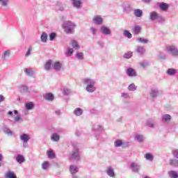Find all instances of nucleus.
I'll list each match as a JSON object with an SVG mask.
<instances>
[{
    "label": "nucleus",
    "mask_w": 178,
    "mask_h": 178,
    "mask_svg": "<svg viewBox=\"0 0 178 178\" xmlns=\"http://www.w3.org/2000/svg\"><path fill=\"white\" fill-rule=\"evenodd\" d=\"M83 84L86 86V90L88 92H94L97 90L95 87L96 81L95 79L91 78H85L83 79Z\"/></svg>",
    "instance_id": "obj_1"
},
{
    "label": "nucleus",
    "mask_w": 178,
    "mask_h": 178,
    "mask_svg": "<svg viewBox=\"0 0 178 178\" xmlns=\"http://www.w3.org/2000/svg\"><path fill=\"white\" fill-rule=\"evenodd\" d=\"M76 29V24L74 22L67 21L64 23V31L67 34H72Z\"/></svg>",
    "instance_id": "obj_2"
},
{
    "label": "nucleus",
    "mask_w": 178,
    "mask_h": 178,
    "mask_svg": "<svg viewBox=\"0 0 178 178\" xmlns=\"http://www.w3.org/2000/svg\"><path fill=\"white\" fill-rule=\"evenodd\" d=\"M165 51L168 54L171 55V56H175L177 58L178 56V48L175 45H168L165 47Z\"/></svg>",
    "instance_id": "obj_3"
},
{
    "label": "nucleus",
    "mask_w": 178,
    "mask_h": 178,
    "mask_svg": "<svg viewBox=\"0 0 178 178\" xmlns=\"http://www.w3.org/2000/svg\"><path fill=\"white\" fill-rule=\"evenodd\" d=\"M130 169L134 173H138L141 169V165L137 162H132L130 163Z\"/></svg>",
    "instance_id": "obj_4"
},
{
    "label": "nucleus",
    "mask_w": 178,
    "mask_h": 178,
    "mask_svg": "<svg viewBox=\"0 0 178 178\" xmlns=\"http://www.w3.org/2000/svg\"><path fill=\"white\" fill-rule=\"evenodd\" d=\"M84 0H71V3L74 9H81Z\"/></svg>",
    "instance_id": "obj_5"
},
{
    "label": "nucleus",
    "mask_w": 178,
    "mask_h": 178,
    "mask_svg": "<svg viewBox=\"0 0 178 178\" xmlns=\"http://www.w3.org/2000/svg\"><path fill=\"white\" fill-rule=\"evenodd\" d=\"M70 159L74 161H80V152H79V148H75L72 154L70 155Z\"/></svg>",
    "instance_id": "obj_6"
},
{
    "label": "nucleus",
    "mask_w": 178,
    "mask_h": 178,
    "mask_svg": "<svg viewBox=\"0 0 178 178\" xmlns=\"http://www.w3.org/2000/svg\"><path fill=\"white\" fill-rule=\"evenodd\" d=\"M100 33L104 35H111L112 34V31L106 26H102L100 27Z\"/></svg>",
    "instance_id": "obj_7"
},
{
    "label": "nucleus",
    "mask_w": 178,
    "mask_h": 178,
    "mask_svg": "<svg viewBox=\"0 0 178 178\" xmlns=\"http://www.w3.org/2000/svg\"><path fill=\"white\" fill-rule=\"evenodd\" d=\"M129 145L127 143L123 142L121 140H116L114 142V147H115V148H119V147H122L123 148H126Z\"/></svg>",
    "instance_id": "obj_8"
},
{
    "label": "nucleus",
    "mask_w": 178,
    "mask_h": 178,
    "mask_svg": "<svg viewBox=\"0 0 178 178\" xmlns=\"http://www.w3.org/2000/svg\"><path fill=\"white\" fill-rule=\"evenodd\" d=\"M20 140L23 141V145L26 148V147H27V143H29V140H30V136H29L27 134H23L20 136Z\"/></svg>",
    "instance_id": "obj_9"
},
{
    "label": "nucleus",
    "mask_w": 178,
    "mask_h": 178,
    "mask_svg": "<svg viewBox=\"0 0 178 178\" xmlns=\"http://www.w3.org/2000/svg\"><path fill=\"white\" fill-rule=\"evenodd\" d=\"M106 173L109 176V177L115 178L116 175L115 174V170L112 166H108L106 170Z\"/></svg>",
    "instance_id": "obj_10"
},
{
    "label": "nucleus",
    "mask_w": 178,
    "mask_h": 178,
    "mask_svg": "<svg viewBox=\"0 0 178 178\" xmlns=\"http://www.w3.org/2000/svg\"><path fill=\"white\" fill-rule=\"evenodd\" d=\"M159 16V14H158L156 11H152L151 13H149V19L152 22H155V20H157Z\"/></svg>",
    "instance_id": "obj_11"
},
{
    "label": "nucleus",
    "mask_w": 178,
    "mask_h": 178,
    "mask_svg": "<svg viewBox=\"0 0 178 178\" xmlns=\"http://www.w3.org/2000/svg\"><path fill=\"white\" fill-rule=\"evenodd\" d=\"M92 22L95 24H97L98 26H99L104 22V19H102V17H101V16L96 15L93 17Z\"/></svg>",
    "instance_id": "obj_12"
},
{
    "label": "nucleus",
    "mask_w": 178,
    "mask_h": 178,
    "mask_svg": "<svg viewBox=\"0 0 178 178\" xmlns=\"http://www.w3.org/2000/svg\"><path fill=\"white\" fill-rule=\"evenodd\" d=\"M145 126L150 127L151 129H155V120L149 119L145 122Z\"/></svg>",
    "instance_id": "obj_13"
},
{
    "label": "nucleus",
    "mask_w": 178,
    "mask_h": 178,
    "mask_svg": "<svg viewBox=\"0 0 178 178\" xmlns=\"http://www.w3.org/2000/svg\"><path fill=\"white\" fill-rule=\"evenodd\" d=\"M127 74L129 76V77H136V76H137L136 70L131 67H129L127 70Z\"/></svg>",
    "instance_id": "obj_14"
},
{
    "label": "nucleus",
    "mask_w": 178,
    "mask_h": 178,
    "mask_svg": "<svg viewBox=\"0 0 178 178\" xmlns=\"http://www.w3.org/2000/svg\"><path fill=\"white\" fill-rule=\"evenodd\" d=\"M163 123H169L172 120V116L169 114H164L161 116Z\"/></svg>",
    "instance_id": "obj_15"
},
{
    "label": "nucleus",
    "mask_w": 178,
    "mask_h": 178,
    "mask_svg": "<svg viewBox=\"0 0 178 178\" xmlns=\"http://www.w3.org/2000/svg\"><path fill=\"white\" fill-rule=\"evenodd\" d=\"M53 68L54 69V70L59 72L62 69V64L59 61H56L53 64Z\"/></svg>",
    "instance_id": "obj_16"
},
{
    "label": "nucleus",
    "mask_w": 178,
    "mask_h": 178,
    "mask_svg": "<svg viewBox=\"0 0 178 178\" xmlns=\"http://www.w3.org/2000/svg\"><path fill=\"white\" fill-rule=\"evenodd\" d=\"M10 0H0V5L3 9H8L9 8Z\"/></svg>",
    "instance_id": "obj_17"
},
{
    "label": "nucleus",
    "mask_w": 178,
    "mask_h": 178,
    "mask_svg": "<svg viewBox=\"0 0 178 178\" xmlns=\"http://www.w3.org/2000/svg\"><path fill=\"white\" fill-rule=\"evenodd\" d=\"M60 138V136H59V134L54 133L52 134L51 136V141H54V143H58V141H59Z\"/></svg>",
    "instance_id": "obj_18"
},
{
    "label": "nucleus",
    "mask_w": 178,
    "mask_h": 178,
    "mask_svg": "<svg viewBox=\"0 0 178 178\" xmlns=\"http://www.w3.org/2000/svg\"><path fill=\"white\" fill-rule=\"evenodd\" d=\"M159 94V92L156 88H153L150 91V97H152V98H156Z\"/></svg>",
    "instance_id": "obj_19"
},
{
    "label": "nucleus",
    "mask_w": 178,
    "mask_h": 178,
    "mask_svg": "<svg viewBox=\"0 0 178 178\" xmlns=\"http://www.w3.org/2000/svg\"><path fill=\"white\" fill-rule=\"evenodd\" d=\"M159 6L160 9H161V10H163L164 12H166V10H168V9L169 8V5L163 2L160 3Z\"/></svg>",
    "instance_id": "obj_20"
},
{
    "label": "nucleus",
    "mask_w": 178,
    "mask_h": 178,
    "mask_svg": "<svg viewBox=\"0 0 178 178\" xmlns=\"http://www.w3.org/2000/svg\"><path fill=\"white\" fill-rule=\"evenodd\" d=\"M44 99H47V101H54V94L52 93H46L44 95Z\"/></svg>",
    "instance_id": "obj_21"
},
{
    "label": "nucleus",
    "mask_w": 178,
    "mask_h": 178,
    "mask_svg": "<svg viewBox=\"0 0 178 178\" xmlns=\"http://www.w3.org/2000/svg\"><path fill=\"white\" fill-rule=\"evenodd\" d=\"M134 15L136 17H141L143 16V10L140 9H136L134 10Z\"/></svg>",
    "instance_id": "obj_22"
},
{
    "label": "nucleus",
    "mask_w": 178,
    "mask_h": 178,
    "mask_svg": "<svg viewBox=\"0 0 178 178\" xmlns=\"http://www.w3.org/2000/svg\"><path fill=\"white\" fill-rule=\"evenodd\" d=\"M83 109L80 108H76L74 111V115H75V116H81L83 115Z\"/></svg>",
    "instance_id": "obj_23"
},
{
    "label": "nucleus",
    "mask_w": 178,
    "mask_h": 178,
    "mask_svg": "<svg viewBox=\"0 0 178 178\" xmlns=\"http://www.w3.org/2000/svg\"><path fill=\"white\" fill-rule=\"evenodd\" d=\"M70 171L72 175H76V173L79 172V168H77L76 165H71L70 168Z\"/></svg>",
    "instance_id": "obj_24"
},
{
    "label": "nucleus",
    "mask_w": 178,
    "mask_h": 178,
    "mask_svg": "<svg viewBox=\"0 0 178 178\" xmlns=\"http://www.w3.org/2000/svg\"><path fill=\"white\" fill-rule=\"evenodd\" d=\"M136 52L138 55H144L145 54V49L143 47H138L136 49Z\"/></svg>",
    "instance_id": "obj_25"
},
{
    "label": "nucleus",
    "mask_w": 178,
    "mask_h": 178,
    "mask_svg": "<svg viewBox=\"0 0 178 178\" xmlns=\"http://www.w3.org/2000/svg\"><path fill=\"white\" fill-rule=\"evenodd\" d=\"M19 88L22 92H29V87L26 85H20Z\"/></svg>",
    "instance_id": "obj_26"
},
{
    "label": "nucleus",
    "mask_w": 178,
    "mask_h": 178,
    "mask_svg": "<svg viewBox=\"0 0 178 178\" xmlns=\"http://www.w3.org/2000/svg\"><path fill=\"white\" fill-rule=\"evenodd\" d=\"M25 108L27 111H31V109L34 108V104L33 102L26 103Z\"/></svg>",
    "instance_id": "obj_27"
},
{
    "label": "nucleus",
    "mask_w": 178,
    "mask_h": 178,
    "mask_svg": "<svg viewBox=\"0 0 178 178\" xmlns=\"http://www.w3.org/2000/svg\"><path fill=\"white\" fill-rule=\"evenodd\" d=\"M6 178H17V177H16V174H15L12 171H8L6 174Z\"/></svg>",
    "instance_id": "obj_28"
},
{
    "label": "nucleus",
    "mask_w": 178,
    "mask_h": 178,
    "mask_svg": "<svg viewBox=\"0 0 178 178\" xmlns=\"http://www.w3.org/2000/svg\"><path fill=\"white\" fill-rule=\"evenodd\" d=\"M135 140H136L138 143H143L144 141V136L136 134L135 136Z\"/></svg>",
    "instance_id": "obj_29"
},
{
    "label": "nucleus",
    "mask_w": 178,
    "mask_h": 178,
    "mask_svg": "<svg viewBox=\"0 0 178 178\" xmlns=\"http://www.w3.org/2000/svg\"><path fill=\"white\" fill-rule=\"evenodd\" d=\"M16 161L18 163H23L24 162V157L22 154H18L16 157Z\"/></svg>",
    "instance_id": "obj_30"
},
{
    "label": "nucleus",
    "mask_w": 178,
    "mask_h": 178,
    "mask_svg": "<svg viewBox=\"0 0 178 178\" xmlns=\"http://www.w3.org/2000/svg\"><path fill=\"white\" fill-rule=\"evenodd\" d=\"M71 45L74 49H80V46L79 45V43H77V41L76 40H72L71 42Z\"/></svg>",
    "instance_id": "obj_31"
},
{
    "label": "nucleus",
    "mask_w": 178,
    "mask_h": 178,
    "mask_svg": "<svg viewBox=\"0 0 178 178\" xmlns=\"http://www.w3.org/2000/svg\"><path fill=\"white\" fill-rule=\"evenodd\" d=\"M177 73V72L176 71V70H175L173 68H169L167 70V74H168V76H175V74Z\"/></svg>",
    "instance_id": "obj_32"
},
{
    "label": "nucleus",
    "mask_w": 178,
    "mask_h": 178,
    "mask_svg": "<svg viewBox=\"0 0 178 178\" xmlns=\"http://www.w3.org/2000/svg\"><path fill=\"white\" fill-rule=\"evenodd\" d=\"M51 66H52V61L49 60L45 63L44 70H46L47 71L51 70Z\"/></svg>",
    "instance_id": "obj_33"
},
{
    "label": "nucleus",
    "mask_w": 178,
    "mask_h": 178,
    "mask_svg": "<svg viewBox=\"0 0 178 178\" xmlns=\"http://www.w3.org/2000/svg\"><path fill=\"white\" fill-rule=\"evenodd\" d=\"M40 40L42 42H47V40H48V35L47 34V33L44 32L43 33H42L40 36Z\"/></svg>",
    "instance_id": "obj_34"
},
{
    "label": "nucleus",
    "mask_w": 178,
    "mask_h": 178,
    "mask_svg": "<svg viewBox=\"0 0 178 178\" xmlns=\"http://www.w3.org/2000/svg\"><path fill=\"white\" fill-rule=\"evenodd\" d=\"M133 31L134 34H140L141 31V26H135L133 29Z\"/></svg>",
    "instance_id": "obj_35"
},
{
    "label": "nucleus",
    "mask_w": 178,
    "mask_h": 178,
    "mask_svg": "<svg viewBox=\"0 0 178 178\" xmlns=\"http://www.w3.org/2000/svg\"><path fill=\"white\" fill-rule=\"evenodd\" d=\"M138 42H141L142 44H148L149 42V40L148 39H145L144 38H139L136 40Z\"/></svg>",
    "instance_id": "obj_36"
},
{
    "label": "nucleus",
    "mask_w": 178,
    "mask_h": 178,
    "mask_svg": "<svg viewBox=\"0 0 178 178\" xmlns=\"http://www.w3.org/2000/svg\"><path fill=\"white\" fill-rule=\"evenodd\" d=\"M168 174L172 178H178V173L177 171H170Z\"/></svg>",
    "instance_id": "obj_37"
},
{
    "label": "nucleus",
    "mask_w": 178,
    "mask_h": 178,
    "mask_svg": "<svg viewBox=\"0 0 178 178\" xmlns=\"http://www.w3.org/2000/svg\"><path fill=\"white\" fill-rule=\"evenodd\" d=\"M133 56V51H128L125 53L123 56V58L125 59H130Z\"/></svg>",
    "instance_id": "obj_38"
},
{
    "label": "nucleus",
    "mask_w": 178,
    "mask_h": 178,
    "mask_svg": "<svg viewBox=\"0 0 178 178\" xmlns=\"http://www.w3.org/2000/svg\"><path fill=\"white\" fill-rule=\"evenodd\" d=\"M93 130L95 131H102V125L95 124L93 126Z\"/></svg>",
    "instance_id": "obj_39"
},
{
    "label": "nucleus",
    "mask_w": 178,
    "mask_h": 178,
    "mask_svg": "<svg viewBox=\"0 0 178 178\" xmlns=\"http://www.w3.org/2000/svg\"><path fill=\"white\" fill-rule=\"evenodd\" d=\"M129 91H136L137 90V86H136L134 83H131L128 86Z\"/></svg>",
    "instance_id": "obj_40"
},
{
    "label": "nucleus",
    "mask_w": 178,
    "mask_h": 178,
    "mask_svg": "<svg viewBox=\"0 0 178 178\" xmlns=\"http://www.w3.org/2000/svg\"><path fill=\"white\" fill-rule=\"evenodd\" d=\"M170 165L175 166V168H178V160L177 159H171L170 161Z\"/></svg>",
    "instance_id": "obj_41"
},
{
    "label": "nucleus",
    "mask_w": 178,
    "mask_h": 178,
    "mask_svg": "<svg viewBox=\"0 0 178 178\" xmlns=\"http://www.w3.org/2000/svg\"><path fill=\"white\" fill-rule=\"evenodd\" d=\"M123 35H124V37H127V38H131L133 37L131 33H130V31L127 30L124 31Z\"/></svg>",
    "instance_id": "obj_42"
},
{
    "label": "nucleus",
    "mask_w": 178,
    "mask_h": 178,
    "mask_svg": "<svg viewBox=\"0 0 178 178\" xmlns=\"http://www.w3.org/2000/svg\"><path fill=\"white\" fill-rule=\"evenodd\" d=\"M74 50L71 47H68L67 51L65 52L66 56H72L73 55Z\"/></svg>",
    "instance_id": "obj_43"
},
{
    "label": "nucleus",
    "mask_w": 178,
    "mask_h": 178,
    "mask_svg": "<svg viewBox=\"0 0 178 178\" xmlns=\"http://www.w3.org/2000/svg\"><path fill=\"white\" fill-rule=\"evenodd\" d=\"M145 158L147 159V161H154V156H152L151 153H147L145 155Z\"/></svg>",
    "instance_id": "obj_44"
},
{
    "label": "nucleus",
    "mask_w": 178,
    "mask_h": 178,
    "mask_svg": "<svg viewBox=\"0 0 178 178\" xmlns=\"http://www.w3.org/2000/svg\"><path fill=\"white\" fill-rule=\"evenodd\" d=\"M24 72L26 73V74H27V76H29L31 77L33 76V75L34 74V72H33V70L27 68L24 70Z\"/></svg>",
    "instance_id": "obj_45"
},
{
    "label": "nucleus",
    "mask_w": 178,
    "mask_h": 178,
    "mask_svg": "<svg viewBox=\"0 0 178 178\" xmlns=\"http://www.w3.org/2000/svg\"><path fill=\"white\" fill-rule=\"evenodd\" d=\"M121 98L123 99H129V98H130V95L127 92H122L121 93Z\"/></svg>",
    "instance_id": "obj_46"
},
{
    "label": "nucleus",
    "mask_w": 178,
    "mask_h": 178,
    "mask_svg": "<svg viewBox=\"0 0 178 178\" xmlns=\"http://www.w3.org/2000/svg\"><path fill=\"white\" fill-rule=\"evenodd\" d=\"M14 120L15 123H19L20 122V120H23V119H22V116H20V115H17L15 117H14Z\"/></svg>",
    "instance_id": "obj_47"
},
{
    "label": "nucleus",
    "mask_w": 178,
    "mask_h": 178,
    "mask_svg": "<svg viewBox=\"0 0 178 178\" xmlns=\"http://www.w3.org/2000/svg\"><path fill=\"white\" fill-rule=\"evenodd\" d=\"M70 92H71L70 89L67 88H65L63 90V95H69Z\"/></svg>",
    "instance_id": "obj_48"
},
{
    "label": "nucleus",
    "mask_w": 178,
    "mask_h": 178,
    "mask_svg": "<svg viewBox=\"0 0 178 178\" xmlns=\"http://www.w3.org/2000/svg\"><path fill=\"white\" fill-rule=\"evenodd\" d=\"M56 38V33H51L49 34V40H50V41H54Z\"/></svg>",
    "instance_id": "obj_49"
},
{
    "label": "nucleus",
    "mask_w": 178,
    "mask_h": 178,
    "mask_svg": "<svg viewBox=\"0 0 178 178\" xmlns=\"http://www.w3.org/2000/svg\"><path fill=\"white\" fill-rule=\"evenodd\" d=\"M47 154L49 158H50L51 159H54L55 158V154H54V152L52 151L47 152Z\"/></svg>",
    "instance_id": "obj_50"
},
{
    "label": "nucleus",
    "mask_w": 178,
    "mask_h": 178,
    "mask_svg": "<svg viewBox=\"0 0 178 178\" xmlns=\"http://www.w3.org/2000/svg\"><path fill=\"white\" fill-rule=\"evenodd\" d=\"M48 166H49V163H48V161L44 162L42 165V168L44 170L48 169Z\"/></svg>",
    "instance_id": "obj_51"
},
{
    "label": "nucleus",
    "mask_w": 178,
    "mask_h": 178,
    "mask_svg": "<svg viewBox=\"0 0 178 178\" xmlns=\"http://www.w3.org/2000/svg\"><path fill=\"white\" fill-rule=\"evenodd\" d=\"M76 56L78 59L83 60L84 59V55L83 53H76Z\"/></svg>",
    "instance_id": "obj_52"
},
{
    "label": "nucleus",
    "mask_w": 178,
    "mask_h": 178,
    "mask_svg": "<svg viewBox=\"0 0 178 178\" xmlns=\"http://www.w3.org/2000/svg\"><path fill=\"white\" fill-rule=\"evenodd\" d=\"M157 21L159 23H165V19L161 15H159Z\"/></svg>",
    "instance_id": "obj_53"
},
{
    "label": "nucleus",
    "mask_w": 178,
    "mask_h": 178,
    "mask_svg": "<svg viewBox=\"0 0 178 178\" xmlns=\"http://www.w3.org/2000/svg\"><path fill=\"white\" fill-rule=\"evenodd\" d=\"M4 133H6V134H8V136H12V134H13L12 131L8 128L4 129Z\"/></svg>",
    "instance_id": "obj_54"
},
{
    "label": "nucleus",
    "mask_w": 178,
    "mask_h": 178,
    "mask_svg": "<svg viewBox=\"0 0 178 178\" xmlns=\"http://www.w3.org/2000/svg\"><path fill=\"white\" fill-rule=\"evenodd\" d=\"M158 59H159V60H165V59H166V56L162 54H159L158 55Z\"/></svg>",
    "instance_id": "obj_55"
},
{
    "label": "nucleus",
    "mask_w": 178,
    "mask_h": 178,
    "mask_svg": "<svg viewBox=\"0 0 178 178\" xmlns=\"http://www.w3.org/2000/svg\"><path fill=\"white\" fill-rule=\"evenodd\" d=\"M10 55V51L9 50H7L4 51L3 54V58L5 59V58L9 57Z\"/></svg>",
    "instance_id": "obj_56"
},
{
    "label": "nucleus",
    "mask_w": 178,
    "mask_h": 178,
    "mask_svg": "<svg viewBox=\"0 0 178 178\" xmlns=\"http://www.w3.org/2000/svg\"><path fill=\"white\" fill-rule=\"evenodd\" d=\"M172 155L174 158H176L177 159H178V149H174L172 151Z\"/></svg>",
    "instance_id": "obj_57"
},
{
    "label": "nucleus",
    "mask_w": 178,
    "mask_h": 178,
    "mask_svg": "<svg viewBox=\"0 0 178 178\" xmlns=\"http://www.w3.org/2000/svg\"><path fill=\"white\" fill-rule=\"evenodd\" d=\"M90 32L93 35H95L97 34V29L95 27H90Z\"/></svg>",
    "instance_id": "obj_58"
},
{
    "label": "nucleus",
    "mask_w": 178,
    "mask_h": 178,
    "mask_svg": "<svg viewBox=\"0 0 178 178\" xmlns=\"http://www.w3.org/2000/svg\"><path fill=\"white\" fill-rule=\"evenodd\" d=\"M31 47H29L27 50V51L25 54V56H30V55H31Z\"/></svg>",
    "instance_id": "obj_59"
},
{
    "label": "nucleus",
    "mask_w": 178,
    "mask_h": 178,
    "mask_svg": "<svg viewBox=\"0 0 178 178\" xmlns=\"http://www.w3.org/2000/svg\"><path fill=\"white\" fill-rule=\"evenodd\" d=\"M140 65L142 67H147V66H148V63H145L143 61L140 63Z\"/></svg>",
    "instance_id": "obj_60"
},
{
    "label": "nucleus",
    "mask_w": 178,
    "mask_h": 178,
    "mask_svg": "<svg viewBox=\"0 0 178 178\" xmlns=\"http://www.w3.org/2000/svg\"><path fill=\"white\" fill-rule=\"evenodd\" d=\"M24 116H29V111L27 110H24L22 111Z\"/></svg>",
    "instance_id": "obj_61"
},
{
    "label": "nucleus",
    "mask_w": 178,
    "mask_h": 178,
    "mask_svg": "<svg viewBox=\"0 0 178 178\" xmlns=\"http://www.w3.org/2000/svg\"><path fill=\"white\" fill-rule=\"evenodd\" d=\"M123 121V117H120L119 118L117 119L118 123H122Z\"/></svg>",
    "instance_id": "obj_62"
},
{
    "label": "nucleus",
    "mask_w": 178,
    "mask_h": 178,
    "mask_svg": "<svg viewBox=\"0 0 178 178\" xmlns=\"http://www.w3.org/2000/svg\"><path fill=\"white\" fill-rule=\"evenodd\" d=\"M5 101V97L3 95H0V102H3Z\"/></svg>",
    "instance_id": "obj_63"
},
{
    "label": "nucleus",
    "mask_w": 178,
    "mask_h": 178,
    "mask_svg": "<svg viewBox=\"0 0 178 178\" xmlns=\"http://www.w3.org/2000/svg\"><path fill=\"white\" fill-rule=\"evenodd\" d=\"M81 134V131H76V136H77V137H80Z\"/></svg>",
    "instance_id": "obj_64"
}]
</instances>
